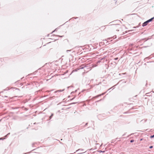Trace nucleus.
I'll list each match as a JSON object with an SVG mask.
<instances>
[{
  "label": "nucleus",
  "instance_id": "nucleus-28",
  "mask_svg": "<svg viewBox=\"0 0 154 154\" xmlns=\"http://www.w3.org/2000/svg\"><path fill=\"white\" fill-rule=\"evenodd\" d=\"M111 88H109V89L108 90H109Z\"/></svg>",
  "mask_w": 154,
  "mask_h": 154
},
{
  "label": "nucleus",
  "instance_id": "nucleus-21",
  "mask_svg": "<svg viewBox=\"0 0 154 154\" xmlns=\"http://www.w3.org/2000/svg\"><path fill=\"white\" fill-rule=\"evenodd\" d=\"M28 153V152H26L23 153V154H27Z\"/></svg>",
  "mask_w": 154,
  "mask_h": 154
},
{
  "label": "nucleus",
  "instance_id": "nucleus-8",
  "mask_svg": "<svg viewBox=\"0 0 154 154\" xmlns=\"http://www.w3.org/2000/svg\"><path fill=\"white\" fill-rule=\"evenodd\" d=\"M83 66V65L81 66L80 69H83L84 68V67Z\"/></svg>",
  "mask_w": 154,
  "mask_h": 154
},
{
  "label": "nucleus",
  "instance_id": "nucleus-10",
  "mask_svg": "<svg viewBox=\"0 0 154 154\" xmlns=\"http://www.w3.org/2000/svg\"><path fill=\"white\" fill-rule=\"evenodd\" d=\"M134 141V140H130V142L133 143Z\"/></svg>",
  "mask_w": 154,
  "mask_h": 154
},
{
  "label": "nucleus",
  "instance_id": "nucleus-13",
  "mask_svg": "<svg viewBox=\"0 0 154 154\" xmlns=\"http://www.w3.org/2000/svg\"><path fill=\"white\" fill-rule=\"evenodd\" d=\"M99 152H105V151H102L101 150H100L99 151Z\"/></svg>",
  "mask_w": 154,
  "mask_h": 154
},
{
  "label": "nucleus",
  "instance_id": "nucleus-7",
  "mask_svg": "<svg viewBox=\"0 0 154 154\" xmlns=\"http://www.w3.org/2000/svg\"><path fill=\"white\" fill-rule=\"evenodd\" d=\"M53 115H53V113H52L51 114V116L49 117V119H51V118L52 117V116H53Z\"/></svg>",
  "mask_w": 154,
  "mask_h": 154
},
{
  "label": "nucleus",
  "instance_id": "nucleus-26",
  "mask_svg": "<svg viewBox=\"0 0 154 154\" xmlns=\"http://www.w3.org/2000/svg\"><path fill=\"white\" fill-rule=\"evenodd\" d=\"M85 90H83L82 91L83 92L84 91H85Z\"/></svg>",
  "mask_w": 154,
  "mask_h": 154
},
{
  "label": "nucleus",
  "instance_id": "nucleus-16",
  "mask_svg": "<svg viewBox=\"0 0 154 154\" xmlns=\"http://www.w3.org/2000/svg\"><path fill=\"white\" fill-rule=\"evenodd\" d=\"M10 134V133H8L7 135H5V137H7V136L8 135H9V134Z\"/></svg>",
  "mask_w": 154,
  "mask_h": 154
},
{
  "label": "nucleus",
  "instance_id": "nucleus-27",
  "mask_svg": "<svg viewBox=\"0 0 154 154\" xmlns=\"http://www.w3.org/2000/svg\"><path fill=\"white\" fill-rule=\"evenodd\" d=\"M117 30V31H119V30H117H117Z\"/></svg>",
  "mask_w": 154,
  "mask_h": 154
},
{
  "label": "nucleus",
  "instance_id": "nucleus-25",
  "mask_svg": "<svg viewBox=\"0 0 154 154\" xmlns=\"http://www.w3.org/2000/svg\"><path fill=\"white\" fill-rule=\"evenodd\" d=\"M126 74V73H123V74Z\"/></svg>",
  "mask_w": 154,
  "mask_h": 154
},
{
  "label": "nucleus",
  "instance_id": "nucleus-6",
  "mask_svg": "<svg viewBox=\"0 0 154 154\" xmlns=\"http://www.w3.org/2000/svg\"><path fill=\"white\" fill-rule=\"evenodd\" d=\"M114 38L113 39L116 38V36H114L113 37H111L110 38H109L108 39V40H109V39H111V38Z\"/></svg>",
  "mask_w": 154,
  "mask_h": 154
},
{
  "label": "nucleus",
  "instance_id": "nucleus-23",
  "mask_svg": "<svg viewBox=\"0 0 154 154\" xmlns=\"http://www.w3.org/2000/svg\"><path fill=\"white\" fill-rule=\"evenodd\" d=\"M70 87V86H69V87H67V88H69Z\"/></svg>",
  "mask_w": 154,
  "mask_h": 154
},
{
  "label": "nucleus",
  "instance_id": "nucleus-17",
  "mask_svg": "<svg viewBox=\"0 0 154 154\" xmlns=\"http://www.w3.org/2000/svg\"><path fill=\"white\" fill-rule=\"evenodd\" d=\"M149 148L150 149H151V148H153V146H149Z\"/></svg>",
  "mask_w": 154,
  "mask_h": 154
},
{
  "label": "nucleus",
  "instance_id": "nucleus-20",
  "mask_svg": "<svg viewBox=\"0 0 154 154\" xmlns=\"http://www.w3.org/2000/svg\"><path fill=\"white\" fill-rule=\"evenodd\" d=\"M94 141L95 143H97V141H96L95 140H94Z\"/></svg>",
  "mask_w": 154,
  "mask_h": 154
},
{
  "label": "nucleus",
  "instance_id": "nucleus-9",
  "mask_svg": "<svg viewBox=\"0 0 154 154\" xmlns=\"http://www.w3.org/2000/svg\"><path fill=\"white\" fill-rule=\"evenodd\" d=\"M154 137V134L153 135H151L150 136V137L151 138H152Z\"/></svg>",
  "mask_w": 154,
  "mask_h": 154
},
{
  "label": "nucleus",
  "instance_id": "nucleus-12",
  "mask_svg": "<svg viewBox=\"0 0 154 154\" xmlns=\"http://www.w3.org/2000/svg\"><path fill=\"white\" fill-rule=\"evenodd\" d=\"M133 45V44H131L129 45V47H131Z\"/></svg>",
  "mask_w": 154,
  "mask_h": 154
},
{
  "label": "nucleus",
  "instance_id": "nucleus-3",
  "mask_svg": "<svg viewBox=\"0 0 154 154\" xmlns=\"http://www.w3.org/2000/svg\"><path fill=\"white\" fill-rule=\"evenodd\" d=\"M65 90V89H62V90H57V91H55L54 92V93H56L58 92H62V91H64Z\"/></svg>",
  "mask_w": 154,
  "mask_h": 154
},
{
  "label": "nucleus",
  "instance_id": "nucleus-5",
  "mask_svg": "<svg viewBox=\"0 0 154 154\" xmlns=\"http://www.w3.org/2000/svg\"><path fill=\"white\" fill-rule=\"evenodd\" d=\"M120 26V25L119 24H116L114 25L115 27H119Z\"/></svg>",
  "mask_w": 154,
  "mask_h": 154
},
{
  "label": "nucleus",
  "instance_id": "nucleus-19",
  "mask_svg": "<svg viewBox=\"0 0 154 154\" xmlns=\"http://www.w3.org/2000/svg\"><path fill=\"white\" fill-rule=\"evenodd\" d=\"M76 103H72L71 104H75Z\"/></svg>",
  "mask_w": 154,
  "mask_h": 154
},
{
  "label": "nucleus",
  "instance_id": "nucleus-4",
  "mask_svg": "<svg viewBox=\"0 0 154 154\" xmlns=\"http://www.w3.org/2000/svg\"><path fill=\"white\" fill-rule=\"evenodd\" d=\"M154 19V17H152L151 18V19L148 20V21L149 22L152 21Z\"/></svg>",
  "mask_w": 154,
  "mask_h": 154
},
{
  "label": "nucleus",
  "instance_id": "nucleus-14",
  "mask_svg": "<svg viewBox=\"0 0 154 154\" xmlns=\"http://www.w3.org/2000/svg\"><path fill=\"white\" fill-rule=\"evenodd\" d=\"M71 50H66V51L67 52H68V51H71Z\"/></svg>",
  "mask_w": 154,
  "mask_h": 154
},
{
  "label": "nucleus",
  "instance_id": "nucleus-18",
  "mask_svg": "<svg viewBox=\"0 0 154 154\" xmlns=\"http://www.w3.org/2000/svg\"><path fill=\"white\" fill-rule=\"evenodd\" d=\"M5 139V138H0V140H3Z\"/></svg>",
  "mask_w": 154,
  "mask_h": 154
},
{
  "label": "nucleus",
  "instance_id": "nucleus-22",
  "mask_svg": "<svg viewBox=\"0 0 154 154\" xmlns=\"http://www.w3.org/2000/svg\"><path fill=\"white\" fill-rule=\"evenodd\" d=\"M88 124V123H87L85 124V126L87 125Z\"/></svg>",
  "mask_w": 154,
  "mask_h": 154
},
{
  "label": "nucleus",
  "instance_id": "nucleus-2",
  "mask_svg": "<svg viewBox=\"0 0 154 154\" xmlns=\"http://www.w3.org/2000/svg\"><path fill=\"white\" fill-rule=\"evenodd\" d=\"M106 93V92L103 93L101 94H100L96 96L95 97H94V98H97L99 97H100V96H101V95H103Z\"/></svg>",
  "mask_w": 154,
  "mask_h": 154
},
{
  "label": "nucleus",
  "instance_id": "nucleus-24",
  "mask_svg": "<svg viewBox=\"0 0 154 154\" xmlns=\"http://www.w3.org/2000/svg\"><path fill=\"white\" fill-rule=\"evenodd\" d=\"M74 98H74H73L72 99H71V100H73Z\"/></svg>",
  "mask_w": 154,
  "mask_h": 154
},
{
  "label": "nucleus",
  "instance_id": "nucleus-15",
  "mask_svg": "<svg viewBox=\"0 0 154 154\" xmlns=\"http://www.w3.org/2000/svg\"><path fill=\"white\" fill-rule=\"evenodd\" d=\"M118 59V57L115 58H114V60H117Z\"/></svg>",
  "mask_w": 154,
  "mask_h": 154
},
{
  "label": "nucleus",
  "instance_id": "nucleus-1",
  "mask_svg": "<svg viewBox=\"0 0 154 154\" xmlns=\"http://www.w3.org/2000/svg\"><path fill=\"white\" fill-rule=\"evenodd\" d=\"M149 23L148 21L147 20L146 21L144 22L142 24V26L143 27L145 26H146L148 23Z\"/></svg>",
  "mask_w": 154,
  "mask_h": 154
},
{
  "label": "nucleus",
  "instance_id": "nucleus-11",
  "mask_svg": "<svg viewBox=\"0 0 154 154\" xmlns=\"http://www.w3.org/2000/svg\"><path fill=\"white\" fill-rule=\"evenodd\" d=\"M80 150H82V151H83L84 150L83 149H78V150H77L76 152H77Z\"/></svg>",
  "mask_w": 154,
  "mask_h": 154
}]
</instances>
